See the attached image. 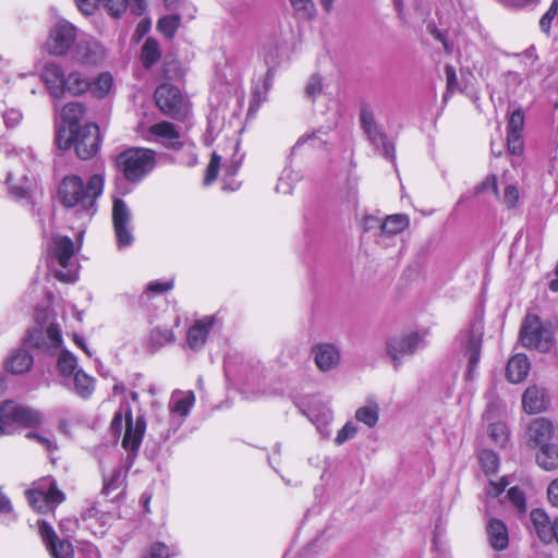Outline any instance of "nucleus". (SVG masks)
Here are the masks:
<instances>
[{"mask_svg": "<svg viewBox=\"0 0 558 558\" xmlns=\"http://www.w3.org/2000/svg\"><path fill=\"white\" fill-rule=\"evenodd\" d=\"M105 178L101 174H94L85 185L77 175L65 177L59 186V197L66 207L78 206L84 210L94 208L95 201L104 191Z\"/></svg>", "mask_w": 558, "mask_h": 558, "instance_id": "1", "label": "nucleus"}, {"mask_svg": "<svg viewBox=\"0 0 558 558\" xmlns=\"http://www.w3.org/2000/svg\"><path fill=\"white\" fill-rule=\"evenodd\" d=\"M156 156L150 148L131 147L116 157L114 166L129 183L137 184L155 169Z\"/></svg>", "mask_w": 558, "mask_h": 558, "instance_id": "2", "label": "nucleus"}, {"mask_svg": "<svg viewBox=\"0 0 558 558\" xmlns=\"http://www.w3.org/2000/svg\"><path fill=\"white\" fill-rule=\"evenodd\" d=\"M111 432L120 436L124 429L122 446L125 450L135 452L138 450L146 429V422L143 415L133 421L132 410L128 403H122L114 413L110 424Z\"/></svg>", "mask_w": 558, "mask_h": 558, "instance_id": "3", "label": "nucleus"}, {"mask_svg": "<svg viewBox=\"0 0 558 558\" xmlns=\"http://www.w3.org/2000/svg\"><path fill=\"white\" fill-rule=\"evenodd\" d=\"M76 248L66 235H54L49 250V264L56 271V277L63 282H74L76 279Z\"/></svg>", "mask_w": 558, "mask_h": 558, "instance_id": "4", "label": "nucleus"}, {"mask_svg": "<svg viewBox=\"0 0 558 558\" xmlns=\"http://www.w3.org/2000/svg\"><path fill=\"white\" fill-rule=\"evenodd\" d=\"M426 347L424 335L407 332L390 337L386 341V353L393 368L399 369L403 361Z\"/></svg>", "mask_w": 558, "mask_h": 558, "instance_id": "5", "label": "nucleus"}, {"mask_svg": "<svg viewBox=\"0 0 558 558\" xmlns=\"http://www.w3.org/2000/svg\"><path fill=\"white\" fill-rule=\"evenodd\" d=\"M29 505L39 512L47 511L64 500V494L57 487L54 478L43 477L26 492Z\"/></svg>", "mask_w": 558, "mask_h": 558, "instance_id": "6", "label": "nucleus"}, {"mask_svg": "<svg viewBox=\"0 0 558 558\" xmlns=\"http://www.w3.org/2000/svg\"><path fill=\"white\" fill-rule=\"evenodd\" d=\"M520 340L525 348L541 352H548L554 344L551 331L545 328L538 316L534 314L525 316L520 330Z\"/></svg>", "mask_w": 558, "mask_h": 558, "instance_id": "7", "label": "nucleus"}, {"mask_svg": "<svg viewBox=\"0 0 558 558\" xmlns=\"http://www.w3.org/2000/svg\"><path fill=\"white\" fill-rule=\"evenodd\" d=\"M360 122L369 143L376 148V150L386 159L395 161V146L376 123L375 114L369 106H363L361 108Z\"/></svg>", "mask_w": 558, "mask_h": 558, "instance_id": "8", "label": "nucleus"}, {"mask_svg": "<svg viewBox=\"0 0 558 558\" xmlns=\"http://www.w3.org/2000/svg\"><path fill=\"white\" fill-rule=\"evenodd\" d=\"M85 114V108L81 102L66 104L60 112V124L57 129L56 143L60 149H69V143L73 138V132L83 128L80 124Z\"/></svg>", "mask_w": 558, "mask_h": 558, "instance_id": "9", "label": "nucleus"}, {"mask_svg": "<svg viewBox=\"0 0 558 558\" xmlns=\"http://www.w3.org/2000/svg\"><path fill=\"white\" fill-rule=\"evenodd\" d=\"M76 37V27L70 22L61 20L50 29L45 49L51 56L62 57L68 53Z\"/></svg>", "mask_w": 558, "mask_h": 558, "instance_id": "10", "label": "nucleus"}, {"mask_svg": "<svg viewBox=\"0 0 558 558\" xmlns=\"http://www.w3.org/2000/svg\"><path fill=\"white\" fill-rule=\"evenodd\" d=\"M100 136L99 128L97 124L87 123L83 128L73 132V138L69 143V148L72 146L78 158L87 160L95 156L99 149Z\"/></svg>", "mask_w": 558, "mask_h": 558, "instance_id": "11", "label": "nucleus"}, {"mask_svg": "<svg viewBox=\"0 0 558 558\" xmlns=\"http://www.w3.org/2000/svg\"><path fill=\"white\" fill-rule=\"evenodd\" d=\"M481 328H472L462 331L458 338L460 350L465 359H468L466 378L472 380L475 377V371L480 362L482 349Z\"/></svg>", "mask_w": 558, "mask_h": 558, "instance_id": "12", "label": "nucleus"}, {"mask_svg": "<svg viewBox=\"0 0 558 558\" xmlns=\"http://www.w3.org/2000/svg\"><path fill=\"white\" fill-rule=\"evenodd\" d=\"M131 219L132 214L126 203L121 198H116L112 206V223L119 248L130 246L133 243Z\"/></svg>", "mask_w": 558, "mask_h": 558, "instance_id": "13", "label": "nucleus"}, {"mask_svg": "<svg viewBox=\"0 0 558 558\" xmlns=\"http://www.w3.org/2000/svg\"><path fill=\"white\" fill-rule=\"evenodd\" d=\"M27 342L49 354H53L62 344L60 329L54 324H39L27 333Z\"/></svg>", "mask_w": 558, "mask_h": 558, "instance_id": "14", "label": "nucleus"}, {"mask_svg": "<svg viewBox=\"0 0 558 558\" xmlns=\"http://www.w3.org/2000/svg\"><path fill=\"white\" fill-rule=\"evenodd\" d=\"M158 108L168 116L177 118L183 111V97L180 89L171 84H161L155 92Z\"/></svg>", "mask_w": 558, "mask_h": 558, "instance_id": "15", "label": "nucleus"}, {"mask_svg": "<svg viewBox=\"0 0 558 558\" xmlns=\"http://www.w3.org/2000/svg\"><path fill=\"white\" fill-rule=\"evenodd\" d=\"M40 537L52 558H74V549L69 541L60 539L46 521L38 522Z\"/></svg>", "mask_w": 558, "mask_h": 558, "instance_id": "16", "label": "nucleus"}, {"mask_svg": "<svg viewBox=\"0 0 558 558\" xmlns=\"http://www.w3.org/2000/svg\"><path fill=\"white\" fill-rule=\"evenodd\" d=\"M73 58L80 63L96 65L106 58V49L96 39L84 37L76 44Z\"/></svg>", "mask_w": 558, "mask_h": 558, "instance_id": "17", "label": "nucleus"}, {"mask_svg": "<svg viewBox=\"0 0 558 558\" xmlns=\"http://www.w3.org/2000/svg\"><path fill=\"white\" fill-rule=\"evenodd\" d=\"M554 434L555 428L551 421L546 417H536L529 423L525 438L530 446L539 447L548 444L554 437Z\"/></svg>", "mask_w": 558, "mask_h": 558, "instance_id": "18", "label": "nucleus"}, {"mask_svg": "<svg viewBox=\"0 0 558 558\" xmlns=\"http://www.w3.org/2000/svg\"><path fill=\"white\" fill-rule=\"evenodd\" d=\"M149 141L153 138L161 143L165 147L171 149H180L182 143L180 141V133L177 128L167 121L155 123L148 128Z\"/></svg>", "mask_w": 558, "mask_h": 558, "instance_id": "19", "label": "nucleus"}, {"mask_svg": "<svg viewBox=\"0 0 558 558\" xmlns=\"http://www.w3.org/2000/svg\"><path fill=\"white\" fill-rule=\"evenodd\" d=\"M316 366L322 372H329L340 363V351L330 343H319L313 348Z\"/></svg>", "mask_w": 558, "mask_h": 558, "instance_id": "20", "label": "nucleus"}, {"mask_svg": "<svg viewBox=\"0 0 558 558\" xmlns=\"http://www.w3.org/2000/svg\"><path fill=\"white\" fill-rule=\"evenodd\" d=\"M35 182V177H29L25 170L11 169L7 175V184L10 193L19 198L27 197Z\"/></svg>", "mask_w": 558, "mask_h": 558, "instance_id": "21", "label": "nucleus"}, {"mask_svg": "<svg viewBox=\"0 0 558 558\" xmlns=\"http://www.w3.org/2000/svg\"><path fill=\"white\" fill-rule=\"evenodd\" d=\"M548 404L549 398L544 388L531 386L522 396L523 410L529 414L541 413L547 409Z\"/></svg>", "mask_w": 558, "mask_h": 558, "instance_id": "22", "label": "nucleus"}, {"mask_svg": "<svg viewBox=\"0 0 558 558\" xmlns=\"http://www.w3.org/2000/svg\"><path fill=\"white\" fill-rule=\"evenodd\" d=\"M486 535L489 545L495 550H504L509 545V533L507 525L499 519H488L486 523Z\"/></svg>", "mask_w": 558, "mask_h": 558, "instance_id": "23", "label": "nucleus"}, {"mask_svg": "<svg viewBox=\"0 0 558 558\" xmlns=\"http://www.w3.org/2000/svg\"><path fill=\"white\" fill-rule=\"evenodd\" d=\"M41 80L53 96L64 93L65 74L57 63H47L44 66Z\"/></svg>", "mask_w": 558, "mask_h": 558, "instance_id": "24", "label": "nucleus"}, {"mask_svg": "<svg viewBox=\"0 0 558 558\" xmlns=\"http://www.w3.org/2000/svg\"><path fill=\"white\" fill-rule=\"evenodd\" d=\"M213 324V317H205L197 320L190 327L187 332V344L192 350H199L205 344Z\"/></svg>", "mask_w": 558, "mask_h": 558, "instance_id": "25", "label": "nucleus"}, {"mask_svg": "<svg viewBox=\"0 0 558 558\" xmlns=\"http://www.w3.org/2000/svg\"><path fill=\"white\" fill-rule=\"evenodd\" d=\"M195 403V395L192 390L182 391L174 390L169 401V410L171 414L180 417H186L190 413L191 408Z\"/></svg>", "mask_w": 558, "mask_h": 558, "instance_id": "26", "label": "nucleus"}, {"mask_svg": "<svg viewBox=\"0 0 558 558\" xmlns=\"http://www.w3.org/2000/svg\"><path fill=\"white\" fill-rule=\"evenodd\" d=\"M530 367L531 365L526 355L515 354L507 364L506 376L510 383L519 384L526 378Z\"/></svg>", "mask_w": 558, "mask_h": 558, "instance_id": "27", "label": "nucleus"}, {"mask_svg": "<svg viewBox=\"0 0 558 558\" xmlns=\"http://www.w3.org/2000/svg\"><path fill=\"white\" fill-rule=\"evenodd\" d=\"M72 387L71 389L80 398L86 400L92 397L95 391V378L84 372L82 368L76 371L72 376Z\"/></svg>", "mask_w": 558, "mask_h": 558, "instance_id": "28", "label": "nucleus"}, {"mask_svg": "<svg viewBox=\"0 0 558 558\" xmlns=\"http://www.w3.org/2000/svg\"><path fill=\"white\" fill-rule=\"evenodd\" d=\"M530 515L538 537L544 543H550L553 541L554 522H550L549 517L542 509L532 510Z\"/></svg>", "mask_w": 558, "mask_h": 558, "instance_id": "29", "label": "nucleus"}, {"mask_svg": "<svg viewBox=\"0 0 558 558\" xmlns=\"http://www.w3.org/2000/svg\"><path fill=\"white\" fill-rule=\"evenodd\" d=\"M0 153H3L8 158L19 159L23 163H25V168L27 172L36 169L37 161L32 150L21 148L16 150L15 147L8 143L0 144Z\"/></svg>", "mask_w": 558, "mask_h": 558, "instance_id": "30", "label": "nucleus"}, {"mask_svg": "<svg viewBox=\"0 0 558 558\" xmlns=\"http://www.w3.org/2000/svg\"><path fill=\"white\" fill-rule=\"evenodd\" d=\"M33 356L24 349H19L8 359L7 368L13 374H23L31 369Z\"/></svg>", "mask_w": 558, "mask_h": 558, "instance_id": "31", "label": "nucleus"}, {"mask_svg": "<svg viewBox=\"0 0 558 558\" xmlns=\"http://www.w3.org/2000/svg\"><path fill=\"white\" fill-rule=\"evenodd\" d=\"M536 462L546 471L556 470L558 468V446L550 442L539 446Z\"/></svg>", "mask_w": 558, "mask_h": 558, "instance_id": "32", "label": "nucleus"}, {"mask_svg": "<svg viewBox=\"0 0 558 558\" xmlns=\"http://www.w3.org/2000/svg\"><path fill=\"white\" fill-rule=\"evenodd\" d=\"M16 403L5 401L0 404V435L11 434L16 424Z\"/></svg>", "mask_w": 558, "mask_h": 558, "instance_id": "33", "label": "nucleus"}, {"mask_svg": "<svg viewBox=\"0 0 558 558\" xmlns=\"http://www.w3.org/2000/svg\"><path fill=\"white\" fill-rule=\"evenodd\" d=\"M16 424L26 427L39 426L44 422V415L39 411L16 404Z\"/></svg>", "mask_w": 558, "mask_h": 558, "instance_id": "34", "label": "nucleus"}, {"mask_svg": "<svg viewBox=\"0 0 558 558\" xmlns=\"http://www.w3.org/2000/svg\"><path fill=\"white\" fill-rule=\"evenodd\" d=\"M57 368L64 379H70L80 369L76 356L68 350H62L57 360Z\"/></svg>", "mask_w": 558, "mask_h": 558, "instance_id": "35", "label": "nucleus"}, {"mask_svg": "<svg viewBox=\"0 0 558 558\" xmlns=\"http://www.w3.org/2000/svg\"><path fill=\"white\" fill-rule=\"evenodd\" d=\"M409 226V218L407 215L396 214L388 216L385 221L380 223V232L383 234L395 235L402 232Z\"/></svg>", "mask_w": 558, "mask_h": 558, "instance_id": "36", "label": "nucleus"}, {"mask_svg": "<svg viewBox=\"0 0 558 558\" xmlns=\"http://www.w3.org/2000/svg\"><path fill=\"white\" fill-rule=\"evenodd\" d=\"M90 88V82L80 72H71L65 76L64 92L73 95H80Z\"/></svg>", "mask_w": 558, "mask_h": 558, "instance_id": "37", "label": "nucleus"}, {"mask_svg": "<svg viewBox=\"0 0 558 558\" xmlns=\"http://www.w3.org/2000/svg\"><path fill=\"white\" fill-rule=\"evenodd\" d=\"M131 2H134L136 11L142 12L145 8V0H104V7L111 16L118 17Z\"/></svg>", "mask_w": 558, "mask_h": 558, "instance_id": "38", "label": "nucleus"}, {"mask_svg": "<svg viewBox=\"0 0 558 558\" xmlns=\"http://www.w3.org/2000/svg\"><path fill=\"white\" fill-rule=\"evenodd\" d=\"M125 474L121 468L114 469L110 474L104 476V485L101 493L105 496H110L114 492L122 488Z\"/></svg>", "mask_w": 558, "mask_h": 558, "instance_id": "39", "label": "nucleus"}, {"mask_svg": "<svg viewBox=\"0 0 558 558\" xmlns=\"http://www.w3.org/2000/svg\"><path fill=\"white\" fill-rule=\"evenodd\" d=\"M488 423V436L498 447H505L509 439V433L506 424L502 421H490Z\"/></svg>", "mask_w": 558, "mask_h": 558, "instance_id": "40", "label": "nucleus"}, {"mask_svg": "<svg viewBox=\"0 0 558 558\" xmlns=\"http://www.w3.org/2000/svg\"><path fill=\"white\" fill-rule=\"evenodd\" d=\"M355 418L368 427H374L379 418V407L376 403L362 407L355 412Z\"/></svg>", "mask_w": 558, "mask_h": 558, "instance_id": "41", "label": "nucleus"}, {"mask_svg": "<svg viewBox=\"0 0 558 558\" xmlns=\"http://www.w3.org/2000/svg\"><path fill=\"white\" fill-rule=\"evenodd\" d=\"M113 86V77L110 73L104 72L99 74L95 83L90 84V90L92 93L98 97L104 98L106 97L112 89Z\"/></svg>", "mask_w": 558, "mask_h": 558, "instance_id": "42", "label": "nucleus"}, {"mask_svg": "<svg viewBox=\"0 0 558 558\" xmlns=\"http://www.w3.org/2000/svg\"><path fill=\"white\" fill-rule=\"evenodd\" d=\"M181 23V17L177 14H170L161 17L158 21V31L168 38H172Z\"/></svg>", "mask_w": 558, "mask_h": 558, "instance_id": "43", "label": "nucleus"}, {"mask_svg": "<svg viewBox=\"0 0 558 558\" xmlns=\"http://www.w3.org/2000/svg\"><path fill=\"white\" fill-rule=\"evenodd\" d=\"M160 57L158 44L155 39L148 38L142 48V61L146 68H150Z\"/></svg>", "mask_w": 558, "mask_h": 558, "instance_id": "44", "label": "nucleus"}, {"mask_svg": "<svg viewBox=\"0 0 558 558\" xmlns=\"http://www.w3.org/2000/svg\"><path fill=\"white\" fill-rule=\"evenodd\" d=\"M177 554L174 548L167 546L165 543L155 542L148 546L142 558H171Z\"/></svg>", "mask_w": 558, "mask_h": 558, "instance_id": "45", "label": "nucleus"}, {"mask_svg": "<svg viewBox=\"0 0 558 558\" xmlns=\"http://www.w3.org/2000/svg\"><path fill=\"white\" fill-rule=\"evenodd\" d=\"M478 460L482 469L486 474H494L497 472L499 466V458L494 451L483 450L478 456Z\"/></svg>", "mask_w": 558, "mask_h": 558, "instance_id": "46", "label": "nucleus"}, {"mask_svg": "<svg viewBox=\"0 0 558 558\" xmlns=\"http://www.w3.org/2000/svg\"><path fill=\"white\" fill-rule=\"evenodd\" d=\"M487 409L483 415L486 422H490L499 417L502 411L501 401L493 392L487 393Z\"/></svg>", "mask_w": 558, "mask_h": 558, "instance_id": "47", "label": "nucleus"}, {"mask_svg": "<svg viewBox=\"0 0 558 558\" xmlns=\"http://www.w3.org/2000/svg\"><path fill=\"white\" fill-rule=\"evenodd\" d=\"M281 57V48L278 45L269 44L263 48V58L269 66L267 73L270 74L272 69L279 63Z\"/></svg>", "mask_w": 558, "mask_h": 558, "instance_id": "48", "label": "nucleus"}, {"mask_svg": "<svg viewBox=\"0 0 558 558\" xmlns=\"http://www.w3.org/2000/svg\"><path fill=\"white\" fill-rule=\"evenodd\" d=\"M508 498L520 513L526 511L525 495L521 488L513 486L508 490Z\"/></svg>", "mask_w": 558, "mask_h": 558, "instance_id": "49", "label": "nucleus"}, {"mask_svg": "<svg viewBox=\"0 0 558 558\" xmlns=\"http://www.w3.org/2000/svg\"><path fill=\"white\" fill-rule=\"evenodd\" d=\"M26 437L36 440L48 452L57 449L54 437L50 434L40 435L34 432H29L26 434Z\"/></svg>", "mask_w": 558, "mask_h": 558, "instance_id": "50", "label": "nucleus"}, {"mask_svg": "<svg viewBox=\"0 0 558 558\" xmlns=\"http://www.w3.org/2000/svg\"><path fill=\"white\" fill-rule=\"evenodd\" d=\"M357 427L352 422H347L343 427L338 432L335 442L337 445H343L345 441L355 437Z\"/></svg>", "mask_w": 558, "mask_h": 558, "instance_id": "51", "label": "nucleus"}, {"mask_svg": "<svg viewBox=\"0 0 558 558\" xmlns=\"http://www.w3.org/2000/svg\"><path fill=\"white\" fill-rule=\"evenodd\" d=\"M324 142L317 136L316 132L302 135L294 146L292 147V154H294L300 147L307 144L313 148H318Z\"/></svg>", "mask_w": 558, "mask_h": 558, "instance_id": "52", "label": "nucleus"}, {"mask_svg": "<svg viewBox=\"0 0 558 558\" xmlns=\"http://www.w3.org/2000/svg\"><path fill=\"white\" fill-rule=\"evenodd\" d=\"M557 12H558V2L553 1L551 5L547 10V12L542 16V19L539 21V28L545 34H549L551 22L555 19V16L557 15Z\"/></svg>", "mask_w": 558, "mask_h": 558, "instance_id": "53", "label": "nucleus"}, {"mask_svg": "<svg viewBox=\"0 0 558 558\" xmlns=\"http://www.w3.org/2000/svg\"><path fill=\"white\" fill-rule=\"evenodd\" d=\"M220 156L217 155L216 153L213 154L211 156V159L207 166V170H206V177L204 179V184L205 185H208L210 184L213 181L216 180L217 178V174H218V170H219V166H220Z\"/></svg>", "mask_w": 558, "mask_h": 558, "instance_id": "54", "label": "nucleus"}, {"mask_svg": "<svg viewBox=\"0 0 558 558\" xmlns=\"http://www.w3.org/2000/svg\"><path fill=\"white\" fill-rule=\"evenodd\" d=\"M524 125V116L521 110H515L508 122V133L521 134Z\"/></svg>", "mask_w": 558, "mask_h": 558, "instance_id": "55", "label": "nucleus"}, {"mask_svg": "<svg viewBox=\"0 0 558 558\" xmlns=\"http://www.w3.org/2000/svg\"><path fill=\"white\" fill-rule=\"evenodd\" d=\"M313 423L317 426V429L323 435V437H329L330 429H329V423L331 421V414L329 411L324 412L322 417H311Z\"/></svg>", "mask_w": 558, "mask_h": 558, "instance_id": "56", "label": "nucleus"}, {"mask_svg": "<svg viewBox=\"0 0 558 558\" xmlns=\"http://www.w3.org/2000/svg\"><path fill=\"white\" fill-rule=\"evenodd\" d=\"M323 88L322 78L318 75H313L308 80L306 87H305V94L308 98L315 99L318 94H320Z\"/></svg>", "mask_w": 558, "mask_h": 558, "instance_id": "57", "label": "nucleus"}, {"mask_svg": "<svg viewBox=\"0 0 558 558\" xmlns=\"http://www.w3.org/2000/svg\"><path fill=\"white\" fill-rule=\"evenodd\" d=\"M507 146H508V150L512 155L521 154L522 150H523V143H522V140H521V134L508 133V135H507Z\"/></svg>", "mask_w": 558, "mask_h": 558, "instance_id": "58", "label": "nucleus"}, {"mask_svg": "<svg viewBox=\"0 0 558 558\" xmlns=\"http://www.w3.org/2000/svg\"><path fill=\"white\" fill-rule=\"evenodd\" d=\"M22 120L20 110L11 108L3 112V121L8 128H15Z\"/></svg>", "mask_w": 558, "mask_h": 558, "instance_id": "59", "label": "nucleus"}, {"mask_svg": "<svg viewBox=\"0 0 558 558\" xmlns=\"http://www.w3.org/2000/svg\"><path fill=\"white\" fill-rule=\"evenodd\" d=\"M292 7L305 16H311L314 11V2L312 0H290Z\"/></svg>", "mask_w": 558, "mask_h": 558, "instance_id": "60", "label": "nucleus"}, {"mask_svg": "<svg viewBox=\"0 0 558 558\" xmlns=\"http://www.w3.org/2000/svg\"><path fill=\"white\" fill-rule=\"evenodd\" d=\"M519 201L518 189L513 185H508L504 191V203L507 207L512 208Z\"/></svg>", "mask_w": 558, "mask_h": 558, "instance_id": "61", "label": "nucleus"}, {"mask_svg": "<svg viewBox=\"0 0 558 558\" xmlns=\"http://www.w3.org/2000/svg\"><path fill=\"white\" fill-rule=\"evenodd\" d=\"M509 485L506 477H501L498 482L490 481L487 487V495L490 497L499 496Z\"/></svg>", "mask_w": 558, "mask_h": 558, "instance_id": "62", "label": "nucleus"}, {"mask_svg": "<svg viewBox=\"0 0 558 558\" xmlns=\"http://www.w3.org/2000/svg\"><path fill=\"white\" fill-rule=\"evenodd\" d=\"M80 11L86 15H90L98 8L99 0H75Z\"/></svg>", "mask_w": 558, "mask_h": 558, "instance_id": "63", "label": "nucleus"}, {"mask_svg": "<svg viewBox=\"0 0 558 558\" xmlns=\"http://www.w3.org/2000/svg\"><path fill=\"white\" fill-rule=\"evenodd\" d=\"M547 496H548V500L549 502L555 506V507H558V478L554 480L549 485H548V488H547Z\"/></svg>", "mask_w": 558, "mask_h": 558, "instance_id": "64", "label": "nucleus"}]
</instances>
